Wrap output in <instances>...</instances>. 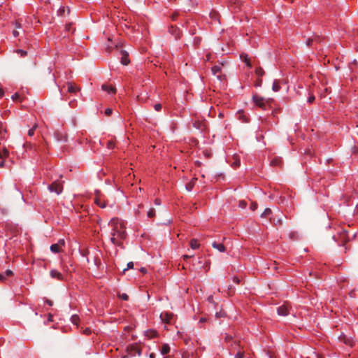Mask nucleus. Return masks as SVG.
Masks as SVG:
<instances>
[{
    "label": "nucleus",
    "instance_id": "c03bdc74",
    "mask_svg": "<svg viewBox=\"0 0 358 358\" xmlns=\"http://www.w3.org/2000/svg\"><path fill=\"white\" fill-rule=\"evenodd\" d=\"M208 301L210 303H213V296L212 295L208 297Z\"/></svg>",
    "mask_w": 358,
    "mask_h": 358
},
{
    "label": "nucleus",
    "instance_id": "72a5a7b5",
    "mask_svg": "<svg viewBox=\"0 0 358 358\" xmlns=\"http://www.w3.org/2000/svg\"><path fill=\"white\" fill-rule=\"evenodd\" d=\"M154 108H155V110L159 111L162 109V105L160 103H156L154 106Z\"/></svg>",
    "mask_w": 358,
    "mask_h": 358
},
{
    "label": "nucleus",
    "instance_id": "f3484780",
    "mask_svg": "<svg viewBox=\"0 0 358 358\" xmlns=\"http://www.w3.org/2000/svg\"><path fill=\"white\" fill-rule=\"evenodd\" d=\"M6 133V129L3 124L0 122V138H3L5 137V134Z\"/></svg>",
    "mask_w": 358,
    "mask_h": 358
},
{
    "label": "nucleus",
    "instance_id": "4468645a",
    "mask_svg": "<svg viewBox=\"0 0 358 358\" xmlns=\"http://www.w3.org/2000/svg\"><path fill=\"white\" fill-rule=\"evenodd\" d=\"M189 245L192 249L196 250L198 249L200 246V244L198 243V241L195 238H192L190 242Z\"/></svg>",
    "mask_w": 358,
    "mask_h": 358
},
{
    "label": "nucleus",
    "instance_id": "a211bd4d",
    "mask_svg": "<svg viewBox=\"0 0 358 358\" xmlns=\"http://www.w3.org/2000/svg\"><path fill=\"white\" fill-rule=\"evenodd\" d=\"M13 274L12 271L7 270L4 273H0V280H3L6 279V277L10 276Z\"/></svg>",
    "mask_w": 358,
    "mask_h": 358
},
{
    "label": "nucleus",
    "instance_id": "7c9ffc66",
    "mask_svg": "<svg viewBox=\"0 0 358 358\" xmlns=\"http://www.w3.org/2000/svg\"><path fill=\"white\" fill-rule=\"evenodd\" d=\"M1 153L3 155V158L6 157L8 155V150L6 148H4Z\"/></svg>",
    "mask_w": 358,
    "mask_h": 358
},
{
    "label": "nucleus",
    "instance_id": "bb28decb",
    "mask_svg": "<svg viewBox=\"0 0 358 358\" xmlns=\"http://www.w3.org/2000/svg\"><path fill=\"white\" fill-rule=\"evenodd\" d=\"M194 182H191L186 185V189L187 191H191L193 188Z\"/></svg>",
    "mask_w": 358,
    "mask_h": 358
},
{
    "label": "nucleus",
    "instance_id": "6ab92c4d",
    "mask_svg": "<svg viewBox=\"0 0 358 358\" xmlns=\"http://www.w3.org/2000/svg\"><path fill=\"white\" fill-rule=\"evenodd\" d=\"M78 90V88L76 85H73L72 83L68 84V92L70 93H74Z\"/></svg>",
    "mask_w": 358,
    "mask_h": 358
},
{
    "label": "nucleus",
    "instance_id": "ea45409f",
    "mask_svg": "<svg viewBox=\"0 0 358 358\" xmlns=\"http://www.w3.org/2000/svg\"><path fill=\"white\" fill-rule=\"evenodd\" d=\"M257 203H252V206H251V209H252V210H256V209H257Z\"/></svg>",
    "mask_w": 358,
    "mask_h": 358
},
{
    "label": "nucleus",
    "instance_id": "a19ab883",
    "mask_svg": "<svg viewBox=\"0 0 358 358\" xmlns=\"http://www.w3.org/2000/svg\"><path fill=\"white\" fill-rule=\"evenodd\" d=\"M83 332L85 334H90L91 333V330L89 328H86V329H85Z\"/></svg>",
    "mask_w": 358,
    "mask_h": 358
},
{
    "label": "nucleus",
    "instance_id": "2eb2a0df",
    "mask_svg": "<svg viewBox=\"0 0 358 358\" xmlns=\"http://www.w3.org/2000/svg\"><path fill=\"white\" fill-rule=\"evenodd\" d=\"M221 68L219 66H215L212 68V73L213 75L217 76L218 78H220V76L218 73L220 72Z\"/></svg>",
    "mask_w": 358,
    "mask_h": 358
},
{
    "label": "nucleus",
    "instance_id": "dca6fc26",
    "mask_svg": "<svg viewBox=\"0 0 358 358\" xmlns=\"http://www.w3.org/2000/svg\"><path fill=\"white\" fill-rule=\"evenodd\" d=\"M280 89V86L279 84V81L278 80H275L273 83L272 90L273 92H278Z\"/></svg>",
    "mask_w": 358,
    "mask_h": 358
},
{
    "label": "nucleus",
    "instance_id": "680f3d73",
    "mask_svg": "<svg viewBox=\"0 0 358 358\" xmlns=\"http://www.w3.org/2000/svg\"><path fill=\"white\" fill-rule=\"evenodd\" d=\"M307 358H311V357H307Z\"/></svg>",
    "mask_w": 358,
    "mask_h": 358
},
{
    "label": "nucleus",
    "instance_id": "c756f323",
    "mask_svg": "<svg viewBox=\"0 0 358 358\" xmlns=\"http://www.w3.org/2000/svg\"><path fill=\"white\" fill-rule=\"evenodd\" d=\"M16 52L20 54L21 57H24L27 55V52L22 50H17Z\"/></svg>",
    "mask_w": 358,
    "mask_h": 358
},
{
    "label": "nucleus",
    "instance_id": "ddd939ff",
    "mask_svg": "<svg viewBox=\"0 0 358 358\" xmlns=\"http://www.w3.org/2000/svg\"><path fill=\"white\" fill-rule=\"evenodd\" d=\"M241 59L242 61H243L246 65L250 68L252 66L251 63L250 62V59L248 56L246 54H241Z\"/></svg>",
    "mask_w": 358,
    "mask_h": 358
},
{
    "label": "nucleus",
    "instance_id": "58836bf2",
    "mask_svg": "<svg viewBox=\"0 0 358 358\" xmlns=\"http://www.w3.org/2000/svg\"><path fill=\"white\" fill-rule=\"evenodd\" d=\"M203 124L202 122L199 123V124H198V125L196 124V123H195V124H194V126H195L196 127H197L198 129H203V128H202Z\"/></svg>",
    "mask_w": 358,
    "mask_h": 358
},
{
    "label": "nucleus",
    "instance_id": "c85d7f7f",
    "mask_svg": "<svg viewBox=\"0 0 358 358\" xmlns=\"http://www.w3.org/2000/svg\"><path fill=\"white\" fill-rule=\"evenodd\" d=\"M64 12H65V7H61V8L58 10V11H57L58 15H64Z\"/></svg>",
    "mask_w": 358,
    "mask_h": 358
},
{
    "label": "nucleus",
    "instance_id": "c9c22d12",
    "mask_svg": "<svg viewBox=\"0 0 358 358\" xmlns=\"http://www.w3.org/2000/svg\"><path fill=\"white\" fill-rule=\"evenodd\" d=\"M104 113L106 115H110L112 113V109L111 108L106 109Z\"/></svg>",
    "mask_w": 358,
    "mask_h": 358
},
{
    "label": "nucleus",
    "instance_id": "1a4fd4ad",
    "mask_svg": "<svg viewBox=\"0 0 358 358\" xmlns=\"http://www.w3.org/2000/svg\"><path fill=\"white\" fill-rule=\"evenodd\" d=\"M212 246L220 252H224L225 251V247L222 243L213 242L212 243Z\"/></svg>",
    "mask_w": 358,
    "mask_h": 358
},
{
    "label": "nucleus",
    "instance_id": "0eeeda50",
    "mask_svg": "<svg viewBox=\"0 0 358 358\" xmlns=\"http://www.w3.org/2000/svg\"><path fill=\"white\" fill-rule=\"evenodd\" d=\"M50 275L52 278H56L59 280L63 279L62 274L55 269L51 270L50 272Z\"/></svg>",
    "mask_w": 358,
    "mask_h": 358
},
{
    "label": "nucleus",
    "instance_id": "f03ea898",
    "mask_svg": "<svg viewBox=\"0 0 358 358\" xmlns=\"http://www.w3.org/2000/svg\"><path fill=\"white\" fill-rule=\"evenodd\" d=\"M94 203L101 208H106L107 206L113 207V203L108 204V202L105 199V196L103 194L101 193L99 190L95 191V196L94 199Z\"/></svg>",
    "mask_w": 358,
    "mask_h": 358
},
{
    "label": "nucleus",
    "instance_id": "9d476101",
    "mask_svg": "<svg viewBox=\"0 0 358 358\" xmlns=\"http://www.w3.org/2000/svg\"><path fill=\"white\" fill-rule=\"evenodd\" d=\"M121 63L123 65H127L129 63V59H128V54L124 51H122Z\"/></svg>",
    "mask_w": 358,
    "mask_h": 358
},
{
    "label": "nucleus",
    "instance_id": "4be33fe9",
    "mask_svg": "<svg viewBox=\"0 0 358 358\" xmlns=\"http://www.w3.org/2000/svg\"><path fill=\"white\" fill-rule=\"evenodd\" d=\"M80 320V318L77 315H73L71 316V321L72 322V323H73L74 324H78V322Z\"/></svg>",
    "mask_w": 358,
    "mask_h": 358
},
{
    "label": "nucleus",
    "instance_id": "a878e982",
    "mask_svg": "<svg viewBox=\"0 0 358 358\" xmlns=\"http://www.w3.org/2000/svg\"><path fill=\"white\" fill-rule=\"evenodd\" d=\"M36 127H37L36 124H35L31 129H30L28 131V135L29 136H32L34 134V131H35Z\"/></svg>",
    "mask_w": 358,
    "mask_h": 358
},
{
    "label": "nucleus",
    "instance_id": "393cba45",
    "mask_svg": "<svg viewBox=\"0 0 358 358\" xmlns=\"http://www.w3.org/2000/svg\"><path fill=\"white\" fill-rule=\"evenodd\" d=\"M271 163L273 166H280L281 161L279 159H273Z\"/></svg>",
    "mask_w": 358,
    "mask_h": 358
},
{
    "label": "nucleus",
    "instance_id": "de8ad7c7",
    "mask_svg": "<svg viewBox=\"0 0 358 358\" xmlns=\"http://www.w3.org/2000/svg\"><path fill=\"white\" fill-rule=\"evenodd\" d=\"M46 303L49 305V306H52L53 303L52 301L50 300H48V299H46Z\"/></svg>",
    "mask_w": 358,
    "mask_h": 358
},
{
    "label": "nucleus",
    "instance_id": "5701e85b",
    "mask_svg": "<svg viewBox=\"0 0 358 358\" xmlns=\"http://www.w3.org/2000/svg\"><path fill=\"white\" fill-rule=\"evenodd\" d=\"M343 342L345 344L351 345V346L354 345V341H353L352 338H343Z\"/></svg>",
    "mask_w": 358,
    "mask_h": 358
},
{
    "label": "nucleus",
    "instance_id": "603ef678",
    "mask_svg": "<svg viewBox=\"0 0 358 358\" xmlns=\"http://www.w3.org/2000/svg\"><path fill=\"white\" fill-rule=\"evenodd\" d=\"M221 316H222V314H221L220 313H216V317H221Z\"/></svg>",
    "mask_w": 358,
    "mask_h": 358
},
{
    "label": "nucleus",
    "instance_id": "a18cd8bd",
    "mask_svg": "<svg viewBox=\"0 0 358 358\" xmlns=\"http://www.w3.org/2000/svg\"><path fill=\"white\" fill-rule=\"evenodd\" d=\"M13 36H14L15 37H17V36H19V32H18L17 31H16V30H14V31H13Z\"/></svg>",
    "mask_w": 358,
    "mask_h": 358
},
{
    "label": "nucleus",
    "instance_id": "8fccbe9b",
    "mask_svg": "<svg viewBox=\"0 0 358 358\" xmlns=\"http://www.w3.org/2000/svg\"><path fill=\"white\" fill-rule=\"evenodd\" d=\"M234 281L236 283H238L239 282V279L237 277H235V278H234Z\"/></svg>",
    "mask_w": 358,
    "mask_h": 358
},
{
    "label": "nucleus",
    "instance_id": "5fc2aeb1",
    "mask_svg": "<svg viewBox=\"0 0 358 358\" xmlns=\"http://www.w3.org/2000/svg\"><path fill=\"white\" fill-rule=\"evenodd\" d=\"M3 164H4L3 161H1V162H0V168L3 167Z\"/></svg>",
    "mask_w": 358,
    "mask_h": 358
},
{
    "label": "nucleus",
    "instance_id": "6e6d98bb",
    "mask_svg": "<svg viewBox=\"0 0 358 358\" xmlns=\"http://www.w3.org/2000/svg\"><path fill=\"white\" fill-rule=\"evenodd\" d=\"M151 333H152L151 336H154L156 334L155 331H151Z\"/></svg>",
    "mask_w": 358,
    "mask_h": 358
},
{
    "label": "nucleus",
    "instance_id": "2f4dec72",
    "mask_svg": "<svg viewBox=\"0 0 358 358\" xmlns=\"http://www.w3.org/2000/svg\"><path fill=\"white\" fill-rule=\"evenodd\" d=\"M134 267V263L132 262H130L127 264V268H124L123 270V271L124 272L127 269H130V268H133Z\"/></svg>",
    "mask_w": 358,
    "mask_h": 358
},
{
    "label": "nucleus",
    "instance_id": "79ce46f5",
    "mask_svg": "<svg viewBox=\"0 0 358 358\" xmlns=\"http://www.w3.org/2000/svg\"><path fill=\"white\" fill-rule=\"evenodd\" d=\"M192 257H193V255H185L182 256V258L184 259H187L191 258Z\"/></svg>",
    "mask_w": 358,
    "mask_h": 358
},
{
    "label": "nucleus",
    "instance_id": "e2e57ef3",
    "mask_svg": "<svg viewBox=\"0 0 358 358\" xmlns=\"http://www.w3.org/2000/svg\"><path fill=\"white\" fill-rule=\"evenodd\" d=\"M164 358H169V357H164Z\"/></svg>",
    "mask_w": 358,
    "mask_h": 358
},
{
    "label": "nucleus",
    "instance_id": "bf43d9fd",
    "mask_svg": "<svg viewBox=\"0 0 358 358\" xmlns=\"http://www.w3.org/2000/svg\"><path fill=\"white\" fill-rule=\"evenodd\" d=\"M122 358H129L128 356H123Z\"/></svg>",
    "mask_w": 358,
    "mask_h": 358
},
{
    "label": "nucleus",
    "instance_id": "49530a36",
    "mask_svg": "<svg viewBox=\"0 0 358 358\" xmlns=\"http://www.w3.org/2000/svg\"><path fill=\"white\" fill-rule=\"evenodd\" d=\"M313 356H314L316 358H322V357H320L316 352H313Z\"/></svg>",
    "mask_w": 358,
    "mask_h": 358
},
{
    "label": "nucleus",
    "instance_id": "9b49d317",
    "mask_svg": "<svg viewBox=\"0 0 358 358\" xmlns=\"http://www.w3.org/2000/svg\"><path fill=\"white\" fill-rule=\"evenodd\" d=\"M171 350V348L169 345V344L164 343L162 345V348L160 349V352L162 355H165L168 354Z\"/></svg>",
    "mask_w": 358,
    "mask_h": 358
},
{
    "label": "nucleus",
    "instance_id": "3c124183",
    "mask_svg": "<svg viewBox=\"0 0 358 358\" xmlns=\"http://www.w3.org/2000/svg\"><path fill=\"white\" fill-rule=\"evenodd\" d=\"M240 206L245 207V203L243 201H242V202L240 203Z\"/></svg>",
    "mask_w": 358,
    "mask_h": 358
},
{
    "label": "nucleus",
    "instance_id": "39448f33",
    "mask_svg": "<svg viewBox=\"0 0 358 358\" xmlns=\"http://www.w3.org/2000/svg\"><path fill=\"white\" fill-rule=\"evenodd\" d=\"M62 185L57 182H54L48 186V189L51 192H55L57 194H59L62 192Z\"/></svg>",
    "mask_w": 358,
    "mask_h": 358
},
{
    "label": "nucleus",
    "instance_id": "f8f14e48",
    "mask_svg": "<svg viewBox=\"0 0 358 358\" xmlns=\"http://www.w3.org/2000/svg\"><path fill=\"white\" fill-rule=\"evenodd\" d=\"M102 90L107 92L108 94H114L115 92V90L113 87L107 85H103Z\"/></svg>",
    "mask_w": 358,
    "mask_h": 358
},
{
    "label": "nucleus",
    "instance_id": "13d9d810",
    "mask_svg": "<svg viewBox=\"0 0 358 358\" xmlns=\"http://www.w3.org/2000/svg\"><path fill=\"white\" fill-rule=\"evenodd\" d=\"M0 158H3V155L1 151H0Z\"/></svg>",
    "mask_w": 358,
    "mask_h": 358
},
{
    "label": "nucleus",
    "instance_id": "b1692460",
    "mask_svg": "<svg viewBox=\"0 0 358 358\" xmlns=\"http://www.w3.org/2000/svg\"><path fill=\"white\" fill-rule=\"evenodd\" d=\"M148 217L152 218L155 215V210L154 208H150L147 213Z\"/></svg>",
    "mask_w": 358,
    "mask_h": 358
},
{
    "label": "nucleus",
    "instance_id": "cd10ccee",
    "mask_svg": "<svg viewBox=\"0 0 358 358\" xmlns=\"http://www.w3.org/2000/svg\"><path fill=\"white\" fill-rule=\"evenodd\" d=\"M119 297L120 299H122V300H124V301H127L128 299H129L128 295L127 294H124V293H123L122 294H119Z\"/></svg>",
    "mask_w": 358,
    "mask_h": 358
},
{
    "label": "nucleus",
    "instance_id": "423d86ee",
    "mask_svg": "<svg viewBox=\"0 0 358 358\" xmlns=\"http://www.w3.org/2000/svg\"><path fill=\"white\" fill-rule=\"evenodd\" d=\"M278 314L282 316H286L289 313V307L287 304H283L277 309Z\"/></svg>",
    "mask_w": 358,
    "mask_h": 358
},
{
    "label": "nucleus",
    "instance_id": "e433bc0d",
    "mask_svg": "<svg viewBox=\"0 0 358 358\" xmlns=\"http://www.w3.org/2000/svg\"><path fill=\"white\" fill-rule=\"evenodd\" d=\"M314 100H315V96L313 95H311L308 97V102L310 103H313L314 101Z\"/></svg>",
    "mask_w": 358,
    "mask_h": 358
},
{
    "label": "nucleus",
    "instance_id": "864d4df0",
    "mask_svg": "<svg viewBox=\"0 0 358 358\" xmlns=\"http://www.w3.org/2000/svg\"><path fill=\"white\" fill-rule=\"evenodd\" d=\"M155 354H154V353H151V354L150 355V358H155Z\"/></svg>",
    "mask_w": 358,
    "mask_h": 358
},
{
    "label": "nucleus",
    "instance_id": "f257e3e1",
    "mask_svg": "<svg viewBox=\"0 0 358 358\" xmlns=\"http://www.w3.org/2000/svg\"><path fill=\"white\" fill-rule=\"evenodd\" d=\"M111 227L110 241L114 245H120L122 241L126 238V227L124 222L117 218H112L109 222Z\"/></svg>",
    "mask_w": 358,
    "mask_h": 358
},
{
    "label": "nucleus",
    "instance_id": "4c0bfd02",
    "mask_svg": "<svg viewBox=\"0 0 358 358\" xmlns=\"http://www.w3.org/2000/svg\"><path fill=\"white\" fill-rule=\"evenodd\" d=\"M18 97H19V94H18L17 93H15V94H14L12 96V97H11V98H12V99H13V101H16V100H17Z\"/></svg>",
    "mask_w": 358,
    "mask_h": 358
},
{
    "label": "nucleus",
    "instance_id": "052dcab7",
    "mask_svg": "<svg viewBox=\"0 0 358 358\" xmlns=\"http://www.w3.org/2000/svg\"><path fill=\"white\" fill-rule=\"evenodd\" d=\"M141 271H142V272H144V271H145V268H141Z\"/></svg>",
    "mask_w": 358,
    "mask_h": 358
},
{
    "label": "nucleus",
    "instance_id": "7ed1b4c3",
    "mask_svg": "<svg viewBox=\"0 0 358 358\" xmlns=\"http://www.w3.org/2000/svg\"><path fill=\"white\" fill-rule=\"evenodd\" d=\"M252 100L256 106L265 109L266 106L272 101L271 99H266L264 97L259 96L257 94L253 95Z\"/></svg>",
    "mask_w": 358,
    "mask_h": 358
},
{
    "label": "nucleus",
    "instance_id": "6e6552de",
    "mask_svg": "<svg viewBox=\"0 0 358 358\" xmlns=\"http://www.w3.org/2000/svg\"><path fill=\"white\" fill-rule=\"evenodd\" d=\"M172 314L171 313H167V312H164V313H162L161 315H160V318L161 320L163 321V322H169V321L171 320L172 318Z\"/></svg>",
    "mask_w": 358,
    "mask_h": 358
},
{
    "label": "nucleus",
    "instance_id": "09e8293b",
    "mask_svg": "<svg viewBox=\"0 0 358 358\" xmlns=\"http://www.w3.org/2000/svg\"><path fill=\"white\" fill-rule=\"evenodd\" d=\"M108 147L109 148H113V144L111 143V142H109L108 143Z\"/></svg>",
    "mask_w": 358,
    "mask_h": 358
},
{
    "label": "nucleus",
    "instance_id": "aec40b11",
    "mask_svg": "<svg viewBox=\"0 0 358 358\" xmlns=\"http://www.w3.org/2000/svg\"><path fill=\"white\" fill-rule=\"evenodd\" d=\"M271 214V210L269 208H266L264 212L262 213V217H267L268 215Z\"/></svg>",
    "mask_w": 358,
    "mask_h": 358
},
{
    "label": "nucleus",
    "instance_id": "412c9836",
    "mask_svg": "<svg viewBox=\"0 0 358 358\" xmlns=\"http://www.w3.org/2000/svg\"><path fill=\"white\" fill-rule=\"evenodd\" d=\"M255 73L258 77H262L264 74V71L261 67H258L255 69Z\"/></svg>",
    "mask_w": 358,
    "mask_h": 358
},
{
    "label": "nucleus",
    "instance_id": "37998d69",
    "mask_svg": "<svg viewBox=\"0 0 358 358\" xmlns=\"http://www.w3.org/2000/svg\"><path fill=\"white\" fill-rule=\"evenodd\" d=\"M155 205L159 206V205L161 204V201H160V199H156L155 200Z\"/></svg>",
    "mask_w": 358,
    "mask_h": 358
},
{
    "label": "nucleus",
    "instance_id": "20e7f679",
    "mask_svg": "<svg viewBox=\"0 0 358 358\" xmlns=\"http://www.w3.org/2000/svg\"><path fill=\"white\" fill-rule=\"evenodd\" d=\"M65 241L64 239H59L57 243L52 244L50 246V250L54 253H57L62 251L64 247Z\"/></svg>",
    "mask_w": 358,
    "mask_h": 358
},
{
    "label": "nucleus",
    "instance_id": "4d7b16f0",
    "mask_svg": "<svg viewBox=\"0 0 358 358\" xmlns=\"http://www.w3.org/2000/svg\"><path fill=\"white\" fill-rule=\"evenodd\" d=\"M204 321H205V319H203V318H201V319L200 320V322H204Z\"/></svg>",
    "mask_w": 358,
    "mask_h": 358
},
{
    "label": "nucleus",
    "instance_id": "f704fd0d",
    "mask_svg": "<svg viewBox=\"0 0 358 358\" xmlns=\"http://www.w3.org/2000/svg\"><path fill=\"white\" fill-rule=\"evenodd\" d=\"M243 352H238L236 353V355H235V357L234 358H243Z\"/></svg>",
    "mask_w": 358,
    "mask_h": 358
},
{
    "label": "nucleus",
    "instance_id": "473e14b6",
    "mask_svg": "<svg viewBox=\"0 0 358 358\" xmlns=\"http://www.w3.org/2000/svg\"><path fill=\"white\" fill-rule=\"evenodd\" d=\"M262 80L261 78H258L257 80V81L255 82V85L256 87H260L262 85Z\"/></svg>",
    "mask_w": 358,
    "mask_h": 358
}]
</instances>
